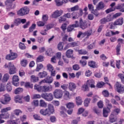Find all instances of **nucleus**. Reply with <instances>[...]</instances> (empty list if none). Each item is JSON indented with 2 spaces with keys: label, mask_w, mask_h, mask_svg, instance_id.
<instances>
[{
  "label": "nucleus",
  "mask_w": 124,
  "mask_h": 124,
  "mask_svg": "<svg viewBox=\"0 0 124 124\" xmlns=\"http://www.w3.org/2000/svg\"><path fill=\"white\" fill-rule=\"evenodd\" d=\"M30 13V8L28 6H25L20 8L17 12L18 16H25Z\"/></svg>",
  "instance_id": "7ed1b4c3"
},
{
  "label": "nucleus",
  "mask_w": 124,
  "mask_h": 124,
  "mask_svg": "<svg viewBox=\"0 0 124 124\" xmlns=\"http://www.w3.org/2000/svg\"><path fill=\"white\" fill-rule=\"evenodd\" d=\"M33 117L34 119L37 121H42L43 120L42 118H41V117L38 114H35L33 116Z\"/></svg>",
  "instance_id": "bf43d9fd"
},
{
  "label": "nucleus",
  "mask_w": 124,
  "mask_h": 124,
  "mask_svg": "<svg viewBox=\"0 0 124 124\" xmlns=\"http://www.w3.org/2000/svg\"><path fill=\"white\" fill-rule=\"evenodd\" d=\"M109 110L107 109L106 108H104L103 110V115L105 118H107L108 117V113H109Z\"/></svg>",
  "instance_id": "f704fd0d"
},
{
  "label": "nucleus",
  "mask_w": 124,
  "mask_h": 124,
  "mask_svg": "<svg viewBox=\"0 0 124 124\" xmlns=\"http://www.w3.org/2000/svg\"><path fill=\"white\" fill-rule=\"evenodd\" d=\"M19 47L21 50H25V49H26V46H25V44L20 42L19 44Z\"/></svg>",
  "instance_id": "338daca9"
},
{
  "label": "nucleus",
  "mask_w": 124,
  "mask_h": 124,
  "mask_svg": "<svg viewBox=\"0 0 124 124\" xmlns=\"http://www.w3.org/2000/svg\"><path fill=\"white\" fill-rule=\"evenodd\" d=\"M105 82L103 81H100L97 83L96 87L99 89H101V88H102L105 85Z\"/></svg>",
  "instance_id": "58836bf2"
},
{
  "label": "nucleus",
  "mask_w": 124,
  "mask_h": 124,
  "mask_svg": "<svg viewBox=\"0 0 124 124\" xmlns=\"http://www.w3.org/2000/svg\"><path fill=\"white\" fill-rule=\"evenodd\" d=\"M66 56L67 58H72L73 57V50L68 49L66 52Z\"/></svg>",
  "instance_id": "393cba45"
},
{
  "label": "nucleus",
  "mask_w": 124,
  "mask_h": 124,
  "mask_svg": "<svg viewBox=\"0 0 124 124\" xmlns=\"http://www.w3.org/2000/svg\"><path fill=\"white\" fill-rule=\"evenodd\" d=\"M47 73L46 71H43L42 72H40L39 73V76L40 78H44V77H46L47 76Z\"/></svg>",
  "instance_id": "c9c22d12"
},
{
  "label": "nucleus",
  "mask_w": 124,
  "mask_h": 124,
  "mask_svg": "<svg viewBox=\"0 0 124 124\" xmlns=\"http://www.w3.org/2000/svg\"><path fill=\"white\" fill-rule=\"evenodd\" d=\"M105 7V3L102 1H100L98 3L96 8L97 10H102L103 9H104Z\"/></svg>",
  "instance_id": "aec40b11"
},
{
  "label": "nucleus",
  "mask_w": 124,
  "mask_h": 124,
  "mask_svg": "<svg viewBox=\"0 0 124 124\" xmlns=\"http://www.w3.org/2000/svg\"><path fill=\"white\" fill-rule=\"evenodd\" d=\"M78 25L80 29H82V30H85V29H87V28H88V23H87V21L83 20L82 18H80Z\"/></svg>",
  "instance_id": "9b49d317"
},
{
  "label": "nucleus",
  "mask_w": 124,
  "mask_h": 124,
  "mask_svg": "<svg viewBox=\"0 0 124 124\" xmlns=\"http://www.w3.org/2000/svg\"><path fill=\"white\" fill-rule=\"evenodd\" d=\"M53 78L52 77H47L45 80L46 83H47L48 84H51L53 83Z\"/></svg>",
  "instance_id": "de8ad7c7"
},
{
  "label": "nucleus",
  "mask_w": 124,
  "mask_h": 124,
  "mask_svg": "<svg viewBox=\"0 0 124 124\" xmlns=\"http://www.w3.org/2000/svg\"><path fill=\"white\" fill-rule=\"evenodd\" d=\"M34 90H35L39 93H43V86L35 84L34 86Z\"/></svg>",
  "instance_id": "b1692460"
},
{
  "label": "nucleus",
  "mask_w": 124,
  "mask_h": 124,
  "mask_svg": "<svg viewBox=\"0 0 124 124\" xmlns=\"http://www.w3.org/2000/svg\"><path fill=\"white\" fill-rule=\"evenodd\" d=\"M53 91V86L51 85L43 86V93H49Z\"/></svg>",
  "instance_id": "dca6fc26"
},
{
  "label": "nucleus",
  "mask_w": 124,
  "mask_h": 124,
  "mask_svg": "<svg viewBox=\"0 0 124 124\" xmlns=\"http://www.w3.org/2000/svg\"><path fill=\"white\" fill-rule=\"evenodd\" d=\"M11 109L12 108L10 107L5 108L1 110V112L2 114H3V113H7V112H8V111H10Z\"/></svg>",
  "instance_id": "a19ab883"
},
{
  "label": "nucleus",
  "mask_w": 124,
  "mask_h": 124,
  "mask_svg": "<svg viewBox=\"0 0 124 124\" xmlns=\"http://www.w3.org/2000/svg\"><path fill=\"white\" fill-rule=\"evenodd\" d=\"M10 76L8 74H5L3 77V82H7L9 80Z\"/></svg>",
  "instance_id": "a18cd8bd"
},
{
  "label": "nucleus",
  "mask_w": 124,
  "mask_h": 124,
  "mask_svg": "<svg viewBox=\"0 0 124 124\" xmlns=\"http://www.w3.org/2000/svg\"><path fill=\"white\" fill-rule=\"evenodd\" d=\"M90 101L91 99L88 98L85 99L84 102V106H85V107H88V106H89V104H90Z\"/></svg>",
  "instance_id": "5fc2aeb1"
},
{
  "label": "nucleus",
  "mask_w": 124,
  "mask_h": 124,
  "mask_svg": "<svg viewBox=\"0 0 124 124\" xmlns=\"http://www.w3.org/2000/svg\"><path fill=\"white\" fill-rule=\"evenodd\" d=\"M53 95L55 98L60 99V98H62V95H63V91L61 89H56L53 92Z\"/></svg>",
  "instance_id": "423d86ee"
},
{
  "label": "nucleus",
  "mask_w": 124,
  "mask_h": 124,
  "mask_svg": "<svg viewBox=\"0 0 124 124\" xmlns=\"http://www.w3.org/2000/svg\"><path fill=\"white\" fill-rule=\"evenodd\" d=\"M115 87L117 93H124V86L121 84V83L116 82Z\"/></svg>",
  "instance_id": "0eeeda50"
},
{
  "label": "nucleus",
  "mask_w": 124,
  "mask_h": 124,
  "mask_svg": "<svg viewBox=\"0 0 124 124\" xmlns=\"http://www.w3.org/2000/svg\"><path fill=\"white\" fill-rule=\"evenodd\" d=\"M79 10V6L78 5H76L74 7L68 9L69 12H74V11H78Z\"/></svg>",
  "instance_id": "a878e982"
},
{
  "label": "nucleus",
  "mask_w": 124,
  "mask_h": 124,
  "mask_svg": "<svg viewBox=\"0 0 124 124\" xmlns=\"http://www.w3.org/2000/svg\"><path fill=\"white\" fill-rule=\"evenodd\" d=\"M69 95H70L69 92L67 91L65 92L63 96L64 99H65V100H68V99L70 98L69 97Z\"/></svg>",
  "instance_id": "864d4df0"
},
{
  "label": "nucleus",
  "mask_w": 124,
  "mask_h": 124,
  "mask_svg": "<svg viewBox=\"0 0 124 124\" xmlns=\"http://www.w3.org/2000/svg\"><path fill=\"white\" fill-rule=\"evenodd\" d=\"M107 22H108V21L106 20V18L105 17L101 19L100 20V23L101 25H104Z\"/></svg>",
  "instance_id": "69168bd1"
},
{
  "label": "nucleus",
  "mask_w": 124,
  "mask_h": 124,
  "mask_svg": "<svg viewBox=\"0 0 124 124\" xmlns=\"http://www.w3.org/2000/svg\"><path fill=\"white\" fill-rule=\"evenodd\" d=\"M11 109L12 108L10 107L5 108L1 110V112L2 114H3V113H7V112H8V111H10Z\"/></svg>",
  "instance_id": "ea45409f"
},
{
  "label": "nucleus",
  "mask_w": 124,
  "mask_h": 124,
  "mask_svg": "<svg viewBox=\"0 0 124 124\" xmlns=\"http://www.w3.org/2000/svg\"><path fill=\"white\" fill-rule=\"evenodd\" d=\"M109 119L110 123H115V122H117V116L113 114V112H112L110 115Z\"/></svg>",
  "instance_id": "412c9836"
},
{
  "label": "nucleus",
  "mask_w": 124,
  "mask_h": 124,
  "mask_svg": "<svg viewBox=\"0 0 124 124\" xmlns=\"http://www.w3.org/2000/svg\"><path fill=\"white\" fill-rule=\"evenodd\" d=\"M31 81L32 82V83H35L36 82H38V80H39V78L38 77H35V76H31Z\"/></svg>",
  "instance_id": "473e14b6"
},
{
  "label": "nucleus",
  "mask_w": 124,
  "mask_h": 124,
  "mask_svg": "<svg viewBox=\"0 0 124 124\" xmlns=\"http://www.w3.org/2000/svg\"><path fill=\"white\" fill-rule=\"evenodd\" d=\"M75 105H74V103L72 102H69L66 104V106L68 109H72V108H74Z\"/></svg>",
  "instance_id": "c03bdc74"
},
{
  "label": "nucleus",
  "mask_w": 124,
  "mask_h": 124,
  "mask_svg": "<svg viewBox=\"0 0 124 124\" xmlns=\"http://www.w3.org/2000/svg\"><path fill=\"white\" fill-rule=\"evenodd\" d=\"M88 65L92 68H96V64L94 61H90L88 62Z\"/></svg>",
  "instance_id": "c85d7f7f"
},
{
  "label": "nucleus",
  "mask_w": 124,
  "mask_h": 124,
  "mask_svg": "<svg viewBox=\"0 0 124 124\" xmlns=\"http://www.w3.org/2000/svg\"><path fill=\"white\" fill-rule=\"evenodd\" d=\"M17 57H18V55L16 53L12 52L11 54L6 55V60L12 61V60H15V59H16Z\"/></svg>",
  "instance_id": "2eb2a0df"
},
{
  "label": "nucleus",
  "mask_w": 124,
  "mask_h": 124,
  "mask_svg": "<svg viewBox=\"0 0 124 124\" xmlns=\"http://www.w3.org/2000/svg\"><path fill=\"white\" fill-rule=\"evenodd\" d=\"M63 13V11L62 10H57L56 11H54L53 13L51 15L52 18H54L55 19L62 16V14Z\"/></svg>",
  "instance_id": "f8f14e48"
},
{
  "label": "nucleus",
  "mask_w": 124,
  "mask_h": 124,
  "mask_svg": "<svg viewBox=\"0 0 124 124\" xmlns=\"http://www.w3.org/2000/svg\"><path fill=\"white\" fill-rule=\"evenodd\" d=\"M9 113L8 112H5L0 114V116L2 117V119H8L9 118Z\"/></svg>",
  "instance_id": "4c0bfd02"
},
{
  "label": "nucleus",
  "mask_w": 124,
  "mask_h": 124,
  "mask_svg": "<svg viewBox=\"0 0 124 124\" xmlns=\"http://www.w3.org/2000/svg\"><path fill=\"white\" fill-rule=\"evenodd\" d=\"M75 23V24L69 25L67 28L68 32H70V31H74V29H75V28H78L79 27V22L78 21L76 20Z\"/></svg>",
  "instance_id": "9d476101"
},
{
  "label": "nucleus",
  "mask_w": 124,
  "mask_h": 124,
  "mask_svg": "<svg viewBox=\"0 0 124 124\" xmlns=\"http://www.w3.org/2000/svg\"><path fill=\"white\" fill-rule=\"evenodd\" d=\"M23 88H17L15 90V94H18V93H20L23 92Z\"/></svg>",
  "instance_id": "6e6d98bb"
},
{
  "label": "nucleus",
  "mask_w": 124,
  "mask_h": 124,
  "mask_svg": "<svg viewBox=\"0 0 124 124\" xmlns=\"http://www.w3.org/2000/svg\"><path fill=\"white\" fill-rule=\"evenodd\" d=\"M54 1L56 6H62L63 5L62 1H61V0H55Z\"/></svg>",
  "instance_id": "13d9d810"
},
{
  "label": "nucleus",
  "mask_w": 124,
  "mask_h": 124,
  "mask_svg": "<svg viewBox=\"0 0 124 124\" xmlns=\"http://www.w3.org/2000/svg\"><path fill=\"white\" fill-rule=\"evenodd\" d=\"M118 76L120 79H121L122 83L124 84V75L123 74H119Z\"/></svg>",
  "instance_id": "0e129e2a"
},
{
  "label": "nucleus",
  "mask_w": 124,
  "mask_h": 124,
  "mask_svg": "<svg viewBox=\"0 0 124 124\" xmlns=\"http://www.w3.org/2000/svg\"><path fill=\"white\" fill-rule=\"evenodd\" d=\"M104 82H105V84H107V85H108L109 87V89H113V87H112V85L111 84L109 83V78L107 77H105L104 78Z\"/></svg>",
  "instance_id": "c756f323"
},
{
  "label": "nucleus",
  "mask_w": 124,
  "mask_h": 124,
  "mask_svg": "<svg viewBox=\"0 0 124 124\" xmlns=\"http://www.w3.org/2000/svg\"><path fill=\"white\" fill-rule=\"evenodd\" d=\"M118 42H119V43L116 46V55L119 56V55H121V53H120V52H121V47H122L121 44H123V43H124V39L119 38L118 39Z\"/></svg>",
  "instance_id": "1a4fd4ad"
},
{
  "label": "nucleus",
  "mask_w": 124,
  "mask_h": 124,
  "mask_svg": "<svg viewBox=\"0 0 124 124\" xmlns=\"http://www.w3.org/2000/svg\"><path fill=\"white\" fill-rule=\"evenodd\" d=\"M116 26H122L124 24V18L120 17L114 21Z\"/></svg>",
  "instance_id": "4be33fe9"
},
{
  "label": "nucleus",
  "mask_w": 124,
  "mask_h": 124,
  "mask_svg": "<svg viewBox=\"0 0 124 124\" xmlns=\"http://www.w3.org/2000/svg\"><path fill=\"white\" fill-rule=\"evenodd\" d=\"M116 66L118 69L121 68V60H116Z\"/></svg>",
  "instance_id": "680f3d73"
},
{
  "label": "nucleus",
  "mask_w": 124,
  "mask_h": 124,
  "mask_svg": "<svg viewBox=\"0 0 124 124\" xmlns=\"http://www.w3.org/2000/svg\"><path fill=\"white\" fill-rule=\"evenodd\" d=\"M77 88L76 84L73 82H70L69 84V90L70 91H74Z\"/></svg>",
  "instance_id": "bb28decb"
},
{
  "label": "nucleus",
  "mask_w": 124,
  "mask_h": 124,
  "mask_svg": "<svg viewBox=\"0 0 124 124\" xmlns=\"http://www.w3.org/2000/svg\"><path fill=\"white\" fill-rule=\"evenodd\" d=\"M49 19V16H47V15H43L42 16V21L43 22H47L48 21V19Z\"/></svg>",
  "instance_id": "4d7b16f0"
},
{
  "label": "nucleus",
  "mask_w": 124,
  "mask_h": 124,
  "mask_svg": "<svg viewBox=\"0 0 124 124\" xmlns=\"http://www.w3.org/2000/svg\"><path fill=\"white\" fill-rule=\"evenodd\" d=\"M86 84L88 86H89L91 89H94L95 88V85H94L95 82L93 79L88 80Z\"/></svg>",
  "instance_id": "6ab92c4d"
},
{
  "label": "nucleus",
  "mask_w": 124,
  "mask_h": 124,
  "mask_svg": "<svg viewBox=\"0 0 124 124\" xmlns=\"http://www.w3.org/2000/svg\"><path fill=\"white\" fill-rule=\"evenodd\" d=\"M41 97L46 101H52L54 99L52 93H42L41 94Z\"/></svg>",
  "instance_id": "39448f33"
},
{
  "label": "nucleus",
  "mask_w": 124,
  "mask_h": 124,
  "mask_svg": "<svg viewBox=\"0 0 124 124\" xmlns=\"http://www.w3.org/2000/svg\"><path fill=\"white\" fill-rule=\"evenodd\" d=\"M7 124H18L16 121L13 120H10L7 122Z\"/></svg>",
  "instance_id": "774afa93"
},
{
  "label": "nucleus",
  "mask_w": 124,
  "mask_h": 124,
  "mask_svg": "<svg viewBox=\"0 0 124 124\" xmlns=\"http://www.w3.org/2000/svg\"><path fill=\"white\" fill-rule=\"evenodd\" d=\"M23 96L20 95H16L15 97V100L16 103H23Z\"/></svg>",
  "instance_id": "5701e85b"
},
{
  "label": "nucleus",
  "mask_w": 124,
  "mask_h": 124,
  "mask_svg": "<svg viewBox=\"0 0 124 124\" xmlns=\"http://www.w3.org/2000/svg\"><path fill=\"white\" fill-rule=\"evenodd\" d=\"M4 96V101L2 100H0V102L2 103V104H7L10 100H11V98L10 97V96H9V94H6L3 95Z\"/></svg>",
  "instance_id": "4468645a"
},
{
  "label": "nucleus",
  "mask_w": 124,
  "mask_h": 124,
  "mask_svg": "<svg viewBox=\"0 0 124 124\" xmlns=\"http://www.w3.org/2000/svg\"><path fill=\"white\" fill-rule=\"evenodd\" d=\"M11 109L12 108L10 107L5 108L1 110V112L2 114H3V113H7V112H8V111H10Z\"/></svg>",
  "instance_id": "79ce46f5"
},
{
  "label": "nucleus",
  "mask_w": 124,
  "mask_h": 124,
  "mask_svg": "<svg viewBox=\"0 0 124 124\" xmlns=\"http://www.w3.org/2000/svg\"><path fill=\"white\" fill-rule=\"evenodd\" d=\"M55 109H54V106L51 104L48 105V108L44 109H41L40 110V113L43 116H50L51 114H54Z\"/></svg>",
  "instance_id": "f257e3e1"
},
{
  "label": "nucleus",
  "mask_w": 124,
  "mask_h": 124,
  "mask_svg": "<svg viewBox=\"0 0 124 124\" xmlns=\"http://www.w3.org/2000/svg\"><path fill=\"white\" fill-rule=\"evenodd\" d=\"M39 106L40 107H44V108H46V107H47V103L45 102V100H40Z\"/></svg>",
  "instance_id": "2f4dec72"
},
{
  "label": "nucleus",
  "mask_w": 124,
  "mask_h": 124,
  "mask_svg": "<svg viewBox=\"0 0 124 124\" xmlns=\"http://www.w3.org/2000/svg\"><path fill=\"white\" fill-rule=\"evenodd\" d=\"M43 68V64L41 63L38 64L37 65V67L36 68V71H39L40 70H41V69H42Z\"/></svg>",
  "instance_id": "052dcab7"
},
{
  "label": "nucleus",
  "mask_w": 124,
  "mask_h": 124,
  "mask_svg": "<svg viewBox=\"0 0 124 124\" xmlns=\"http://www.w3.org/2000/svg\"><path fill=\"white\" fill-rule=\"evenodd\" d=\"M118 76L120 79H121L122 83L124 84V75L123 74H119Z\"/></svg>",
  "instance_id": "e2e57ef3"
},
{
  "label": "nucleus",
  "mask_w": 124,
  "mask_h": 124,
  "mask_svg": "<svg viewBox=\"0 0 124 124\" xmlns=\"http://www.w3.org/2000/svg\"><path fill=\"white\" fill-rule=\"evenodd\" d=\"M44 59V57H43V56L42 55H40L37 58V59L36 60V63L37 62H43Z\"/></svg>",
  "instance_id": "49530a36"
},
{
  "label": "nucleus",
  "mask_w": 124,
  "mask_h": 124,
  "mask_svg": "<svg viewBox=\"0 0 124 124\" xmlns=\"http://www.w3.org/2000/svg\"><path fill=\"white\" fill-rule=\"evenodd\" d=\"M120 10V12H124V8L123 4H118L115 8H109L105 11L107 14H108L110 12H113L115 10Z\"/></svg>",
  "instance_id": "f03ea898"
},
{
  "label": "nucleus",
  "mask_w": 124,
  "mask_h": 124,
  "mask_svg": "<svg viewBox=\"0 0 124 124\" xmlns=\"http://www.w3.org/2000/svg\"><path fill=\"white\" fill-rule=\"evenodd\" d=\"M83 15V10L82 9H79V13L78 12H73L72 13V19L74 20L75 19H78L79 17Z\"/></svg>",
  "instance_id": "ddd939ff"
},
{
  "label": "nucleus",
  "mask_w": 124,
  "mask_h": 124,
  "mask_svg": "<svg viewBox=\"0 0 124 124\" xmlns=\"http://www.w3.org/2000/svg\"><path fill=\"white\" fill-rule=\"evenodd\" d=\"M79 46V44L77 42H73L72 43H68L64 48V50H66L68 48H71L72 47H77Z\"/></svg>",
  "instance_id": "f3484780"
},
{
  "label": "nucleus",
  "mask_w": 124,
  "mask_h": 124,
  "mask_svg": "<svg viewBox=\"0 0 124 124\" xmlns=\"http://www.w3.org/2000/svg\"><path fill=\"white\" fill-rule=\"evenodd\" d=\"M25 87L26 89H32L33 88V85L30 82H26L25 83Z\"/></svg>",
  "instance_id": "72a5a7b5"
},
{
  "label": "nucleus",
  "mask_w": 124,
  "mask_h": 124,
  "mask_svg": "<svg viewBox=\"0 0 124 124\" xmlns=\"http://www.w3.org/2000/svg\"><path fill=\"white\" fill-rule=\"evenodd\" d=\"M59 23H63V22H65L66 21V18L63 15V16H61L58 20Z\"/></svg>",
  "instance_id": "3c124183"
},
{
  "label": "nucleus",
  "mask_w": 124,
  "mask_h": 124,
  "mask_svg": "<svg viewBox=\"0 0 124 124\" xmlns=\"http://www.w3.org/2000/svg\"><path fill=\"white\" fill-rule=\"evenodd\" d=\"M19 80H20L19 77L16 75H15L13 77V84L14 86H15L16 87H18V86H19Z\"/></svg>",
  "instance_id": "a211bd4d"
},
{
  "label": "nucleus",
  "mask_w": 124,
  "mask_h": 124,
  "mask_svg": "<svg viewBox=\"0 0 124 124\" xmlns=\"http://www.w3.org/2000/svg\"><path fill=\"white\" fill-rule=\"evenodd\" d=\"M79 55H88V52L86 49H81L78 50Z\"/></svg>",
  "instance_id": "cd10ccee"
},
{
  "label": "nucleus",
  "mask_w": 124,
  "mask_h": 124,
  "mask_svg": "<svg viewBox=\"0 0 124 124\" xmlns=\"http://www.w3.org/2000/svg\"><path fill=\"white\" fill-rule=\"evenodd\" d=\"M81 90L83 92H87V91H89V86L87 84H84L81 87Z\"/></svg>",
  "instance_id": "09e8293b"
},
{
  "label": "nucleus",
  "mask_w": 124,
  "mask_h": 124,
  "mask_svg": "<svg viewBox=\"0 0 124 124\" xmlns=\"http://www.w3.org/2000/svg\"><path fill=\"white\" fill-rule=\"evenodd\" d=\"M76 100L77 105L79 106L82 104V98H81V97H77L76 98Z\"/></svg>",
  "instance_id": "37998d69"
},
{
  "label": "nucleus",
  "mask_w": 124,
  "mask_h": 124,
  "mask_svg": "<svg viewBox=\"0 0 124 124\" xmlns=\"http://www.w3.org/2000/svg\"><path fill=\"white\" fill-rule=\"evenodd\" d=\"M5 4L6 6H9L10 8L12 7V2L11 0H6L5 2Z\"/></svg>",
  "instance_id": "8fccbe9b"
},
{
  "label": "nucleus",
  "mask_w": 124,
  "mask_h": 124,
  "mask_svg": "<svg viewBox=\"0 0 124 124\" xmlns=\"http://www.w3.org/2000/svg\"><path fill=\"white\" fill-rule=\"evenodd\" d=\"M121 15H122V13H117L113 15L112 16L111 15H108L105 18H106V19L108 22H110V21L114 20V19L117 18V17H120Z\"/></svg>",
  "instance_id": "6e6552de"
},
{
  "label": "nucleus",
  "mask_w": 124,
  "mask_h": 124,
  "mask_svg": "<svg viewBox=\"0 0 124 124\" xmlns=\"http://www.w3.org/2000/svg\"><path fill=\"white\" fill-rule=\"evenodd\" d=\"M28 60L26 59H23L20 61V64L23 67H26L28 65Z\"/></svg>",
  "instance_id": "7c9ffc66"
},
{
  "label": "nucleus",
  "mask_w": 124,
  "mask_h": 124,
  "mask_svg": "<svg viewBox=\"0 0 124 124\" xmlns=\"http://www.w3.org/2000/svg\"><path fill=\"white\" fill-rule=\"evenodd\" d=\"M20 24H21L20 23V18H16L14 19V24L15 25V26H16V27H17Z\"/></svg>",
  "instance_id": "e433bc0d"
},
{
  "label": "nucleus",
  "mask_w": 124,
  "mask_h": 124,
  "mask_svg": "<svg viewBox=\"0 0 124 124\" xmlns=\"http://www.w3.org/2000/svg\"><path fill=\"white\" fill-rule=\"evenodd\" d=\"M5 68L9 69V73L11 75L12 74H15L16 73V67L14 66V64L13 63L10 62L8 64H5Z\"/></svg>",
  "instance_id": "20e7f679"
},
{
  "label": "nucleus",
  "mask_w": 124,
  "mask_h": 124,
  "mask_svg": "<svg viewBox=\"0 0 124 124\" xmlns=\"http://www.w3.org/2000/svg\"><path fill=\"white\" fill-rule=\"evenodd\" d=\"M7 92L9 93L12 91V86H11V83L10 82H8L6 86Z\"/></svg>",
  "instance_id": "603ef678"
}]
</instances>
